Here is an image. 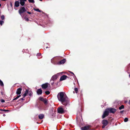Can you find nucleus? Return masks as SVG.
Returning a JSON list of instances; mask_svg holds the SVG:
<instances>
[{
	"label": "nucleus",
	"instance_id": "f257e3e1",
	"mask_svg": "<svg viewBox=\"0 0 130 130\" xmlns=\"http://www.w3.org/2000/svg\"><path fill=\"white\" fill-rule=\"evenodd\" d=\"M58 100L61 102L62 104L64 105H66L67 104L65 103L66 101L67 96L63 92H60L57 95Z\"/></svg>",
	"mask_w": 130,
	"mask_h": 130
},
{
	"label": "nucleus",
	"instance_id": "f03ea898",
	"mask_svg": "<svg viewBox=\"0 0 130 130\" xmlns=\"http://www.w3.org/2000/svg\"><path fill=\"white\" fill-rule=\"evenodd\" d=\"M26 11L24 7H21L19 11V14H20L22 18H23V16L22 13Z\"/></svg>",
	"mask_w": 130,
	"mask_h": 130
},
{
	"label": "nucleus",
	"instance_id": "7ed1b4c3",
	"mask_svg": "<svg viewBox=\"0 0 130 130\" xmlns=\"http://www.w3.org/2000/svg\"><path fill=\"white\" fill-rule=\"evenodd\" d=\"M109 113V112L108 111V109H106L102 116V118H104L106 116H107L108 115Z\"/></svg>",
	"mask_w": 130,
	"mask_h": 130
},
{
	"label": "nucleus",
	"instance_id": "20e7f679",
	"mask_svg": "<svg viewBox=\"0 0 130 130\" xmlns=\"http://www.w3.org/2000/svg\"><path fill=\"white\" fill-rule=\"evenodd\" d=\"M58 113L60 114H62L64 112L65 110L62 107H60L58 108Z\"/></svg>",
	"mask_w": 130,
	"mask_h": 130
},
{
	"label": "nucleus",
	"instance_id": "39448f33",
	"mask_svg": "<svg viewBox=\"0 0 130 130\" xmlns=\"http://www.w3.org/2000/svg\"><path fill=\"white\" fill-rule=\"evenodd\" d=\"M102 123L103 124L102 128H104L107 125L108 122L107 120H104L102 121Z\"/></svg>",
	"mask_w": 130,
	"mask_h": 130
},
{
	"label": "nucleus",
	"instance_id": "423d86ee",
	"mask_svg": "<svg viewBox=\"0 0 130 130\" xmlns=\"http://www.w3.org/2000/svg\"><path fill=\"white\" fill-rule=\"evenodd\" d=\"M59 74V73H58L53 76L51 79L50 82H51L52 81V80L54 81V80L56 79L57 78Z\"/></svg>",
	"mask_w": 130,
	"mask_h": 130
},
{
	"label": "nucleus",
	"instance_id": "0eeeda50",
	"mask_svg": "<svg viewBox=\"0 0 130 130\" xmlns=\"http://www.w3.org/2000/svg\"><path fill=\"white\" fill-rule=\"evenodd\" d=\"M91 126L90 125L85 126L81 128L82 130H91L90 127Z\"/></svg>",
	"mask_w": 130,
	"mask_h": 130
},
{
	"label": "nucleus",
	"instance_id": "6e6552de",
	"mask_svg": "<svg viewBox=\"0 0 130 130\" xmlns=\"http://www.w3.org/2000/svg\"><path fill=\"white\" fill-rule=\"evenodd\" d=\"M107 109H108L109 113H114L116 111V109L113 108H109Z\"/></svg>",
	"mask_w": 130,
	"mask_h": 130
},
{
	"label": "nucleus",
	"instance_id": "1a4fd4ad",
	"mask_svg": "<svg viewBox=\"0 0 130 130\" xmlns=\"http://www.w3.org/2000/svg\"><path fill=\"white\" fill-rule=\"evenodd\" d=\"M48 85H49V84H48L47 83H46L42 84L41 86L42 88L44 89H45L47 87Z\"/></svg>",
	"mask_w": 130,
	"mask_h": 130
},
{
	"label": "nucleus",
	"instance_id": "9d476101",
	"mask_svg": "<svg viewBox=\"0 0 130 130\" xmlns=\"http://www.w3.org/2000/svg\"><path fill=\"white\" fill-rule=\"evenodd\" d=\"M68 77V76L66 75H63L60 77V81H62L65 80Z\"/></svg>",
	"mask_w": 130,
	"mask_h": 130
},
{
	"label": "nucleus",
	"instance_id": "9b49d317",
	"mask_svg": "<svg viewBox=\"0 0 130 130\" xmlns=\"http://www.w3.org/2000/svg\"><path fill=\"white\" fill-rule=\"evenodd\" d=\"M22 90V89L21 88H18L16 92V93L18 95L20 94L21 93V91Z\"/></svg>",
	"mask_w": 130,
	"mask_h": 130
},
{
	"label": "nucleus",
	"instance_id": "f8f14e48",
	"mask_svg": "<svg viewBox=\"0 0 130 130\" xmlns=\"http://www.w3.org/2000/svg\"><path fill=\"white\" fill-rule=\"evenodd\" d=\"M66 62L65 59H63L61 60L60 62H59L58 63V64H64Z\"/></svg>",
	"mask_w": 130,
	"mask_h": 130
},
{
	"label": "nucleus",
	"instance_id": "ddd939ff",
	"mask_svg": "<svg viewBox=\"0 0 130 130\" xmlns=\"http://www.w3.org/2000/svg\"><path fill=\"white\" fill-rule=\"evenodd\" d=\"M27 0H20V3L22 6H24L25 4V2Z\"/></svg>",
	"mask_w": 130,
	"mask_h": 130
},
{
	"label": "nucleus",
	"instance_id": "4468645a",
	"mask_svg": "<svg viewBox=\"0 0 130 130\" xmlns=\"http://www.w3.org/2000/svg\"><path fill=\"white\" fill-rule=\"evenodd\" d=\"M42 93V91L40 89H39L37 91V93L38 95H40Z\"/></svg>",
	"mask_w": 130,
	"mask_h": 130
},
{
	"label": "nucleus",
	"instance_id": "2eb2a0df",
	"mask_svg": "<svg viewBox=\"0 0 130 130\" xmlns=\"http://www.w3.org/2000/svg\"><path fill=\"white\" fill-rule=\"evenodd\" d=\"M28 90H26L25 93H24L22 95L23 98H24L26 96L27 94L28 93Z\"/></svg>",
	"mask_w": 130,
	"mask_h": 130
},
{
	"label": "nucleus",
	"instance_id": "dca6fc26",
	"mask_svg": "<svg viewBox=\"0 0 130 130\" xmlns=\"http://www.w3.org/2000/svg\"><path fill=\"white\" fill-rule=\"evenodd\" d=\"M44 117V115L43 114H41L39 115V118L40 119H42Z\"/></svg>",
	"mask_w": 130,
	"mask_h": 130
},
{
	"label": "nucleus",
	"instance_id": "f3484780",
	"mask_svg": "<svg viewBox=\"0 0 130 130\" xmlns=\"http://www.w3.org/2000/svg\"><path fill=\"white\" fill-rule=\"evenodd\" d=\"M19 5V2L18 1H16L15 3V6L16 7H18Z\"/></svg>",
	"mask_w": 130,
	"mask_h": 130
},
{
	"label": "nucleus",
	"instance_id": "a211bd4d",
	"mask_svg": "<svg viewBox=\"0 0 130 130\" xmlns=\"http://www.w3.org/2000/svg\"><path fill=\"white\" fill-rule=\"evenodd\" d=\"M28 93L29 96H31L32 95L33 93L30 90L29 91H28Z\"/></svg>",
	"mask_w": 130,
	"mask_h": 130
},
{
	"label": "nucleus",
	"instance_id": "6ab92c4d",
	"mask_svg": "<svg viewBox=\"0 0 130 130\" xmlns=\"http://www.w3.org/2000/svg\"><path fill=\"white\" fill-rule=\"evenodd\" d=\"M34 10H35V11H38V12H42V11H41V10H39V9H38V8H36V9L34 8Z\"/></svg>",
	"mask_w": 130,
	"mask_h": 130
},
{
	"label": "nucleus",
	"instance_id": "aec40b11",
	"mask_svg": "<svg viewBox=\"0 0 130 130\" xmlns=\"http://www.w3.org/2000/svg\"><path fill=\"white\" fill-rule=\"evenodd\" d=\"M74 90L75 91V93H78V88H75L74 89Z\"/></svg>",
	"mask_w": 130,
	"mask_h": 130
},
{
	"label": "nucleus",
	"instance_id": "412c9836",
	"mask_svg": "<svg viewBox=\"0 0 130 130\" xmlns=\"http://www.w3.org/2000/svg\"><path fill=\"white\" fill-rule=\"evenodd\" d=\"M124 108V106L122 105L121 106H120L119 108V109L120 110H121L122 109H123Z\"/></svg>",
	"mask_w": 130,
	"mask_h": 130
},
{
	"label": "nucleus",
	"instance_id": "4be33fe9",
	"mask_svg": "<svg viewBox=\"0 0 130 130\" xmlns=\"http://www.w3.org/2000/svg\"><path fill=\"white\" fill-rule=\"evenodd\" d=\"M21 96V95H20L17 96L15 98L13 99V100H17L18 98H19Z\"/></svg>",
	"mask_w": 130,
	"mask_h": 130
},
{
	"label": "nucleus",
	"instance_id": "5701e85b",
	"mask_svg": "<svg viewBox=\"0 0 130 130\" xmlns=\"http://www.w3.org/2000/svg\"><path fill=\"white\" fill-rule=\"evenodd\" d=\"M0 85L1 86H4L3 82L1 80H0Z\"/></svg>",
	"mask_w": 130,
	"mask_h": 130
},
{
	"label": "nucleus",
	"instance_id": "b1692460",
	"mask_svg": "<svg viewBox=\"0 0 130 130\" xmlns=\"http://www.w3.org/2000/svg\"><path fill=\"white\" fill-rule=\"evenodd\" d=\"M4 21L3 20H1L0 21V24L1 25H2L4 23Z\"/></svg>",
	"mask_w": 130,
	"mask_h": 130
},
{
	"label": "nucleus",
	"instance_id": "393cba45",
	"mask_svg": "<svg viewBox=\"0 0 130 130\" xmlns=\"http://www.w3.org/2000/svg\"><path fill=\"white\" fill-rule=\"evenodd\" d=\"M28 1L30 3H34L35 2L34 0H28Z\"/></svg>",
	"mask_w": 130,
	"mask_h": 130
},
{
	"label": "nucleus",
	"instance_id": "a878e982",
	"mask_svg": "<svg viewBox=\"0 0 130 130\" xmlns=\"http://www.w3.org/2000/svg\"><path fill=\"white\" fill-rule=\"evenodd\" d=\"M39 100L42 101H44V99L42 97H40L39 98Z\"/></svg>",
	"mask_w": 130,
	"mask_h": 130
},
{
	"label": "nucleus",
	"instance_id": "bb28decb",
	"mask_svg": "<svg viewBox=\"0 0 130 130\" xmlns=\"http://www.w3.org/2000/svg\"><path fill=\"white\" fill-rule=\"evenodd\" d=\"M1 19L3 20H4L5 16L4 15H3L1 16Z\"/></svg>",
	"mask_w": 130,
	"mask_h": 130
},
{
	"label": "nucleus",
	"instance_id": "cd10ccee",
	"mask_svg": "<svg viewBox=\"0 0 130 130\" xmlns=\"http://www.w3.org/2000/svg\"><path fill=\"white\" fill-rule=\"evenodd\" d=\"M128 120V119L127 118H126L124 119V121L125 122H127Z\"/></svg>",
	"mask_w": 130,
	"mask_h": 130
},
{
	"label": "nucleus",
	"instance_id": "c85d7f7f",
	"mask_svg": "<svg viewBox=\"0 0 130 130\" xmlns=\"http://www.w3.org/2000/svg\"><path fill=\"white\" fill-rule=\"evenodd\" d=\"M24 18L26 21H28V19L27 17H25Z\"/></svg>",
	"mask_w": 130,
	"mask_h": 130
},
{
	"label": "nucleus",
	"instance_id": "c756f323",
	"mask_svg": "<svg viewBox=\"0 0 130 130\" xmlns=\"http://www.w3.org/2000/svg\"><path fill=\"white\" fill-rule=\"evenodd\" d=\"M45 93L47 95L49 94L50 93V92L48 91H47L45 92Z\"/></svg>",
	"mask_w": 130,
	"mask_h": 130
},
{
	"label": "nucleus",
	"instance_id": "7c9ffc66",
	"mask_svg": "<svg viewBox=\"0 0 130 130\" xmlns=\"http://www.w3.org/2000/svg\"><path fill=\"white\" fill-rule=\"evenodd\" d=\"M50 83L52 85H53L54 84V81L52 80V81L50 82Z\"/></svg>",
	"mask_w": 130,
	"mask_h": 130
},
{
	"label": "nucleus",
	"instance_id": "2f4dec72",
	"mask_svg": "<svg viewBox=\"0 0 130 130\" xmlns=\"http://www.w3.org/2000/svg\"><path fill=\"white\" fill-rule=\"evenodd\" d=\"M43 102L45 104H46L47 103V101L45 99H44V101H43Z\"/></svg>",
	"mask_w": 130,
	"mask_h": 130
},
{
	"label": "nucleus",
	"instance_id": "473e14b6",
	"mask_svg": "<svg viewBox=\"0 0 130 130\" xmlns=\"http://www.w3.org/2000/svg\"><path fill=\"white\" fill-rule=\"evenodd\" d=\"M72 74H73V75L72 76L74 77H75V78L76 77V76L74 74V73L72 72H70Z\"/></svg>",
	"mask_w": 130,
	"mask_h": 130
},
{
	"label": "nucleus",
	"instance_id": "72a5a7b5",
	"mask_svg": "<svg viewBox=\"0 0 130 130\" xmlns=\"http://www.w3.org/2000/svg\"><path fill=\"white\" fill-rule=\"evenodd\" d=\"M37 56L39 57L41 56V54L40 53H38L37 54Z\"/></svg>",
	"mask_w": 130,
	"mask_h": 130
},
{
	"label": "nucleus",
	"instance_id": "f704fd0d",
	"mask_svg": "<svg viewBox=\"0 0 130 130\" xmlns=\"http://www.w3.org/2000/svg\"><path fill=\"white\" fill-rule=\"evenodd\" d=\"M1 101L2 103H4L5 102V100L3 99H1Z\"/></svg>",
	"mask_w": 130,
	"mask_h": 130
},
{
	"label": "nucleus",
	"instance_id": "c9c22d12",
	"mask_svg": "<svg viewBox=\"0 0 130 130\" xmlns=\"http://www.w3.org/2000/svg\"><path fill=\"white\" fill-rule=\"evenodd\" d=\"M1 110H2V111H5V112H6V111H8V110H5V109H4V110H3V109H1Z\"/></svg>",
	"mask_w": 130,
	"mask_h": 130
},
{
	"label": "nucleus",
	"instance_id": "e433bc0d",
	"mask_svg": "<svg viewBox=\"0 0 130 130\" xmlns=\"http://www.w3.org/2000/svg\"><path fill=\"white\" fill-rule=\"evenodd\" d=\"M27 12L29 14H31V13L30 12L27 11Z\"/></svg>",
	"mask_w": 130,
	"mask_h": 130
},
{
	"label": "nucleus",
	"instance_id": "4c0bfd02",
	"mask_svg": "<svg viewBox=\"0 0 130 130\" xmlns=\"http://www.w3.org/2000/svg\"><path fill=\"white\" fill-rule=\"evenodd\" d=\"M20 99L22 100H24L23 98H22Z\"/></svg>",
	"mask_w": 130,
	"mask_h": 130
},
{
	"label": "nucleus",
	"instance_id": "58836bf2",
	"mask_svg": "<svg viewBox=\"0 0 130 130\" xmlns=\"http://www.w3.org/2000/svg\"><path fill=\"white\" fill-rule=\"evenodd\" d=\"M3 116L5 117V116L6 115L5 114H3Z\"/></svg>",
	"mask_w": 130,
	"mask_h": 130
},
{
	"label": "nucleus",
	"instance_id": "ea45409f",
	"mask_svg": "<svg viewBox=\"0 0 130 130\" xmlns=\"http://www.w3.org/2000/svg\"><path fill=\"white\" fill-rule=\"evenodd\" d=\"M123 112V111H121V113H122Z\"/></svg>",
	"mask_w": 130,
	"mask_h": 130
},
{
	"label": "nucleus",
	"instance_id": "a19ab883",
	"mask_svg": "<svg viewBox=\"0 0 130 130\" xmlns=\"http://www.w3.org/2000/svg\"><path fill=\"white\" fill-rule=\"evenodd\" d=\"M129 103L130 104V100L129 101Z\"/></svg>",
	"mask_w": 130,
	"mask_h": 130
},
{
	"label": "nucleus",
	"instance_id": "79ce46f5",
	"mask_svg": "<svg viewBox=\"0 0 130 130\" xmlns=\"http://www.w3.org/2000/svg\"><path fill=\"white\" fill-rule=\"evenodd\" d=\"M129 77L130 78V74H129Z\"/></svg>",
	"mask_w": 130,
	"mask_h": 130
},
{
	"label": "nucleus",
	"instance_id": "37998d69",
	"mask_svg": "<svg viewBox=\"0 0 130 130\" xmlns=\"http://www.w3.org/2000/svg\"><path fill=\"white\" fill-rule=\"evenodd\" d=\"M73 93H75V92H74V91H73Z\"/></svg>",
	"mask_w": 130,
	"mask_h": 130
},
{
	"label": "nucleus",
	"instance_id": "c03bdc74",
	"mask_svg": "<svg viewBox=\"0 0 130 130\" xmlns=\"http://www.w3.org/2000/svg\"><path fill=\"white\" fill-rule=\"evenodd\" d=\"M40 1H42V0H39Z\"/></svg>",
	"mask_w": 130,
	"mask_h": 130
},
{
	"label": "nucleus",
	"instance_id": "a18cd8bd",
	"mask_svg": "<svg viewBox=\"0 0 130 130\" xmlns=\"http://www.w3.org/2000/svg\"><path fill=\"white\" fill-rule=\"evenodd\" d=\"M48 47H46V48H47Z\"/></svg>",
	"mask_w": 130,
	"mask_h": 130
}]
</instances>
